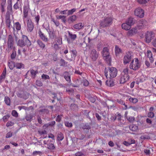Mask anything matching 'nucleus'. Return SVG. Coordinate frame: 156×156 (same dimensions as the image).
Listing matches in <instances>:
<instances>
[{
	"label": "nucleus",
	"mask_w": 156,
	"mask_h": 156,
	"mask_svg": "<svg viewBox=\"0 0 156 156\" xmlns=\"http://www.w3.org/2000/svg\"><path fill=\"white\" fill-rule=\"evenodd\" d=\"M106 69H105V75L107 78L110 79L113 78L115 77L117 74V70L115 68L113 67H108L107 69L106 72Z\"/></svg>",
	"instance_id": "f257e3e1"
},
{
	"label": "nucleus",
	"mask_w": 156,
	"mask_h": 156,
	"mask_svg": "<svg viewBox=\"0 0 156 156\" xmlns=\"http://www.w3.org/2000/svg\"><path fill=\"white\" fill-rule=\"evenodd\" d=\"M31 44V43L28 39L27 37L23 35L22 36V39L19 40L17 42L18 45L21 47H23L25 45L28 46H30Z\"/></svg>",
	"instance_id": "f03ea898"
},
{
	"label": "nucleus",
	"mask_w": 156,
	"mask_h": 156,
	"mask_svg": "<svg viewBox=\"0 0 156 156\" xmlns=\"http://www.w3.org/2000/svg\"><path fill=\"white\" fill-rule=\"evenodd\" d=\"M128 68H126L123 70V72L122 73L119 80L120 84H124L129 80V76L128 75Z\"/></svg>",
	"instance_id": "7ed1b4c3"
},
{
	"label": "nucleus",
	"mask_w": 156,
	"mask_h": 156,
	"mask_svg": "<svg viewBox=\"0 0 156 156\" xmlns=\"http://www.w3.org/2000/svg\"><path fill=\"white\" fill-rule=\"evenodd\" d=\"M140 67V63L137 58H135L133 60L129 66L130 69L135 71L138 69Z\"/></svg>",
	"instance_id": "20e7f679"
},
{
	"label": "nucleus",
	"mask_w": 156,
	"mask_h": 156,
	"mask_svg": "<svg viewBox=\"0 0 156 156\" xmlns=\"http://www.w3.org/2000/svg\"><path fill=\"white\" fill-rule=\"evenodd\" d=\"M112 19L111 17H107L104 19L100 23V26L105 27L110 25L112 23Z\"/></svg>",
	"instance_id": "39448f33"
},
{
	"label": "nucleus",
	"mask_w": 156,
	"mask_h": 156,
	"mask_svg": "<svg viewBox=\"0 0 156 156\" xmlns=\"http://www.w3.org/2000/svg\"><path fill=\"white\" fill-rule=\"evenodd\" d=\"M154 36V33L153 32L151 31H147L145 34V37L146 42L149 43L151 42L152 39Z\"/></svg>",
	"instance_id": "423d86ee"
},
{
	"label": "nucleus",
	"mask_w": 156,
	"mask_h": 156,
	"mask_svg": "<svg viewBox=\"0 0 156 156\" xmlns=\"http://www.w3.org/2000/svg\"><path fill=\"white\" fill-rule=\"evenodd\" d=\"M99 53L94 49H92L90 51V57L93 61H95L98 58Z\"/></svg>",
	"instance_id": "0eeeda50"
},
{
	"label": "nucleus",
	"mask_w": 156,
	"mask_h": 156,
	"mask_svg": "<svg viewBox=\"0 0 156 156\" xmlns=\"http://www.w3.org/2000/svg\"><path fill=\"white\" fill-rule=\"evenodd\" d=\"M40 134L41 136V138H45V140H40V144L41 143V144H42V142H43L44 144L47 145L49 142V141L48 138L47 137L46 132L45 131H44L42 133H41L40 132Z\"/></svg>",
	"instance_id": "6e6552de"
},
{
	"label": "nucleus",
	"mask_w": 156,
	"mask_h": 156,
	"mask_svg": "<svg viewBox=\"0 0 156 156\" xmlns=\"http://www.w3.org/2000/svg\"><path fill=\"white\" fill-rule=\"evenodd\" d=\"M144 10L140 7L136 8L134 12L135 15L140 18L144 17Z\"/></svg>",
	"instance_id": "1a4fd4ad"
},
{
	"label": "nucleus",
	"mask_w": 156,
	"mask_h": 156,
	"mask_svg": "<svg viewBox=\"0 0 156 156\" xmlns=\"http://www.w3.org/2000/svg\"><path fill=\"white\" fill-rule=\"evenodd\" d=\"M132 57L131 53L130 52H127L126 55L124 56L123 62L124 64L129 63L131 61Z\"/></svg>",
	"instance_id": "9d476101"
},
{
	"label": "nucleus",
	"mask_w": 156,
	"mask_h": 156,
	"mask_svg": "<svg viewBox=\"0 0 156 156\" xmlns=\"http://www.w3.org/2000/svg\"><path fill=\"white\" fill-rule=\"evenodd\" d=\"M67 33L68 34V36L69 38H67V42L69 44L71 43V40L72 41H74L77 37V36L76 34H73L72 32L69 31H68Z\"/></svg>",
	"instance_id": "9b49d317"
},
{
	"label": "nucleus",
	"mask_w": 156,
	"mask_h": 156,
	"mask_svg": "<svg viewBox=\"0 0 156 156\" xmlns=\"http://www.w3.org/2000/svg\"><path fill=\"white\" fill-rule=\"evenodd\" d=\"M137 31V30L136 28H132L131 29L128 31L127 34V35L128 37L132 36L136 34Z\"/></svg>",
	"instance_id": "f8f14e48"
},
{
	"label": "nucleus",
	"mask_w": 156,
	"mask_h": 156,
	"mask_svg": "<svg viewBox=\"0 0 156 156\" xmlns=\"http://www.w3.org/2000/svg\"><path fill=\"white\" fill-rule=\"evenodd\" d=\"M8 45L9 48L11 49L12 48L13 45V40L12 37L11 35L9 36Z\"/></svg>",
	"instance_id": "ddd939ff"
},
{
	"label": "nucleus",
	"mask_w": 156,
	"mask_h": 156,
	"mask_svg": "<svg viewBox=\"0 0 156 156\" xmlns=\"http://www.w3.org/2000/svg\"><path fill=\"white\" fill-rule=\"evenodd\" d=\"M61 76H64L66 81L70 83L71 82V77L69 72H65L62 74L61 75Z\"/></svg>",
	"instance_id": "4468645a"
},
{
	"label": "nucleus",
	"mask_w": 156,
	"mask_h": 156,
	"mask_svg": "<svg viewBox=\"0 0 156 156\" xmlns=\"http://www.w3.org/2000/svg\"><path fill=\"white\" fill-rule=\"evenodd\" d=\"M27 30L30 31H31L34 28V26L31 20L29 19L27 20Z\"/></svg>",
	"instance_id": "2eb2a0df"
},
{
	"label": "nucleus",
	"mask_w": 156,
	"mask_h": 156,
	"mask_svg": "<svg viewBox=\"0 0 156 156\" xmlns=\"http://www.w3.org/2000/svg\"><path fill=\"white\" fill-rule=\"evenodd\" d=\"M103 57L105 56H107L109 55V50L108 48L107 47H104L103 49L102 52Z\"/></svg>",
	"instance_id": "dca6fc26"
},
{
	"label": "nucleus",
	"mask_w": 156,
	"mask_h": 156,
	"mask_svg": "<svg viewBox=\"0 0 156 156\" xmlns=\"http://www.w3.org/2000/svg\"><path fill=\"white\" fill-rule=\"evenodd\" d=\"M84 23H80L74 25L73 27L75 29L80 30L82 28L84 27Z\"/></svg>",
	"instance_id": "f3484780"
},
{
	"label": "nucleus",
	"mask_w": 156,
	"mask_h": 156,
	"mask_svg": "<svg viewBox=\"0 0 156 156\" xmlns=\"http://www.w3.org/2000/svg\"><path fill=\"white\" fill-rule=\"evenodd\" d=\"M122 29L126 30H129L131 28L130 25L128 24L126 22L125 23H123L122 24Z\"/></svg>",
	"instance_id": "a211bd4d"
},
{
	"label": "nucleus",
	"mask_w": 156,
	"mask_h": 156,
	"mask_svg": "<svg viewBox=\"0 0 156 156\" xmlns=\"http://www.w3.org/2000/svg\"><path fill=\"white\" fill-rule=\"evenodd\" d=\"M147 56L149 58V60L151 63H153L154 61V58L152 57L151 52L150 50H148L147 51Z\"/></svg>",
	"instance_id": "6ab92c4d"
},
{
	"label": "nucleus",
	"mask_w": 156,
	"mask_h": 156,
	"mask_svg": "<svg viewBox=\"0 0 156 156\" xmlns=\"http://www.w3.org/2000/svg\"><path fill=\"white\" fill-rule=\"evenodd\" d=\"M147 23V21L144 20H141L139 21L137 23V25L139 27H141L146 25Z\"/></svg>",
	"instance_id": "aec40b11"
},
{
	"label": "nucleus",
	"mask_w": 156,
	"mask_h": 156,
	"mask_svg": "<svg viewBox=\"0 0 156 156\" xmlns=\"http://www.w3.org/2000/svg\"><path fill=\"white\" fill-rule=\"evenodd\" d=\"M77 17L76 15H73L69 17L68 21L69 23H73L76 20Z\"/></svg>",
	"instance_id": "412c9836"
},
{
	"label": "nucleus",
	"mask_w": 156,
	"mask_h": 156,
	"mask_svg": "<svg viewBox=\"0 0 156 156\" xmlns=\"http://www.w3.org/2000/svg\"><path fill=\"white\" fill-rule=\"evenodd\" d=\"M106 85L108 87H113L114 85L113 81L112 80H108L106 81Z\"/></svg>",
	"instance_id": "4be33fe9"
},
{
	"label": "nucleus",
	"mask_w": 156,
	"mask_h": 156,
	"mask_svg": "<svg viewBox=\"0 0 156 156\" xmlns=\"http://www.w3.org/2000/svg\"><path fill=\"white\" fill-rule=\"evenodd\" d=\"M40 37H41V39L43 41L45 42H47L48 41V39L47 36L44 34L42 33L40 31Z\"/></svg>",
	"instance_id": "5701e85b"
},
{
	"label": "nucleus",
	"mask_w": 156,
	"mask_h": 156,
	"mask_svg": "<svg viewBox=\"0 0 156 156\" xmlns=\"http://www.w3.org/2000/svg\"><path fill=\"white\" fill-rule=\"evenodd\" d=\"M126 22L128 24L130 25L131 27V25L134 24L135 23L134 19L133 18L129 17L126 21Z\"/></svg>",
	"instance_id": "b1692460"
},
{
	"label": "nucleus",
	"mask_w": 156,
	"mask_h": 156,
	"mask_svg": "<svg viewBox=\"0 0 156 156\" xmlns=\"http://www.w3.org/2000/svg\"><path fill=\"white\" fill-rule=\"evenodd\" d=\"M129 128L132 131H136L137 130L138 127L136 125L132 124L129 126Z\"/></svg>",
	"instance_id": "393cba45"
},
{
	"label": "nucleus",
	"mask_w": 156,
	"mask_h": 156,
	"mask_svg": "<svg viewBox=\"0 0 156 156\" xmlns=\"http://www.w3.org/2000/svg\"><path fill=\"white\" fill-rule=\"evenodd\" d=\"M115 52L116 56H117L120 53L122 52L121 49L119 47L116 45L115 48Z\"/></svg>",
	"instance_id": "a878e982"
},
{
	"label": "nucleus",
	"mask_w": 156,
	"mask_h": 156,
	"mask_svg": "<svg viewBox=\"0 0 156 156\" xmlns=\"http://www.w3.org/2000/svg\"><path fill=\"white\" fill-rule=\"evenodd\" d=\"M15 65V67L17 69H21L23 68L24 66V65L21 63H16Z\"/></svg>",
	"instance_id": "bb28decb"
},
{
	"label": "nucleus",
	"mask_w": 156,
	"mask_h": 156,
	"mask_svg": "<svg viewBox=\"0 0 156 156\" xmlns=\"http://www.w3.org/2000/svg\"><path fill=\"white\" fill-rule=\"evenodd\" d=\"M15 64L13 61L9 62L8 65L10 69H12L14 68L15 67Z\"/></svg>",
	"instance_id": "cd10ccee"
},
{
	"label": "nucleus",
	"mask_w": 156,
	"mask_h": 156,
	"mask_svg": "<svg viewBox=\"0 0 156 156\" xmlns=\"http://www.w3.org/2000/svg\"><path fill=\"white\" fill-rule=\"evenodd\" d=\"M10 23L9 16H6V25L9 28H10Z\"/></svg>",
	"instance_id": "c85d7f7f"
},
{
	"label": "nucleus",
	"mask_w": 156,
	"mask_h": 156,
	"mask_svg": "<svg viewBox=\"0 0 156 156\" xmlns=\"http://www.w3.org/2000/svg\"><path fill=\"white\" fill-rule=\"evenodd\" d=\"M104 59L106 61L107 63L108 64H110L111 62V57L110 55L108 56H105L104 57Z\"/></svg>",
	"instance_id": "c756f323"
},
{
	"label": "nucleus",
	"mask_w": 156,
	"mask_h": 156,
	"mask_svg": "<svg viewBox=\"0 0 156 156\" xmlns=\"http://www.w3.org/2000/svg\"><path fill=\"white\" fill-rule=\"evenodd\" d=\"M129 100L130 102L132 103L133 104H135L138 101V100L137 98H133L131 97L129 98Z\"/></svg>",
	"instance_id": "7c9ffc66"
},
{
	"label": "nucleus",
	"mask_w": 156,
	"mask_h": 156,
	"mask_svg": "<svg viewBox=\"0 0 156 156\" xmlns=\"http://www.w3.org/2000/svg\"><path fill=\"white\" fill-rule=\"evenodd\" d=\"M16 30H20L21 29V26L20 24L18 22H16L14 24Z\"/></svg>",
	"instance_id": "2f4dec72"
},
{
	"label": "nucleus",
	"mask_w": 156,
	"mask_h": 156,
	"mask_svg": "<svg viewBox=\"0 0 156 156\" xmlns=\"http://www.w3.org/2000/svg\"><path fill=\"white\" fill-rule=\"evenodd\" d=\"M4 101L5 103L8 105H9L10 103V99L8 97H5V98Z\"/></svg>",
	"instance_id": "473e14b6"
},
{
	"label": "nucleus",
	"mask_w": 156,
	"mask_h": 156,
	"mask_svg": "<svg viewBox=\"0 0 156 156\" xmlns=\"http://www.w3.org/2000/svg\"><path fill=\"white\" fill-rule=\"evenodd\" d=\"M64 137L63 134L62 133H60L58 134L57 139L58 140H62L63 139Z\"/></svg>",
	"instance_id": "72a5a7b5"
},
{
	"label": "nucleus",
	"mask_w": 156,
	"mask_h": 156,
	"mask_svg": "<svg viewBox=\"0 0 156 156\" xmlns=\"http://www.w3.org/2000/svg\"><path fill=\"white\" fill-rule=\"evenodd\" d=\"M25 92L24 91H20L17 94V96L18 97H20V98H24V95H25Z\"/></svg>",
	"instance_id": "f704fd0d"
},
{
	"label": "nucleus",
	"mask_w": 156,
	"mask_h": 156,
	"mask_svg": "<svg viewBox=\"0 0 156 156\" xmlns=\"http://www.w3.org/2000/svg\"><path fill=\"white\" fill-rule=\"evenodd\" d=\"M37 73L38 72L37 71H35L33 69H31L30 70V73L31 75V76L33 78L35 77Z\"/></svg>",
	"instance_id": "c9c22d12"
},
{
	"label": "nucleus",
	"mask_w": 156,
	"mask_h": 156,
	"mask_svg": "<svg viewBox=\"0 0 156 156\" xmlns=\"http://www.w3.org/2000/svg\"><path fill=\"white\" fill-rule=\"evenodd\" d=\"M5 0H3V1L2 2V3L1 4V10L2 12H3L5 11L4 8L5 7Z\"/></svg>",
	"instance_id": "e433bc0d"
},
{
	"label": "nucleus",
	"mask_w": 156,
	"mask_h": 156,
	"mask_svg": "<svg viewBox=\"0 0 156 156\" xmlns=\"http://www.w3.org/2000/svg\"><path fill=\"white\" fill-rule=\"evenodd\" d=\"M71 108L74 111L77 110L78 109V106L75 104H72L70 105Z\"/></svg>",
	"instance_id": "4c0bfd02"
},
{
	"label": "nucleus",
	"mask_w": 156,
	"mask_h": 156,
	"mask_svg": "<svg viewBox=\"0 0 156 156\" xmlns=\"http://www.w3.org/2000/svg\"><path fill=\"white\" fill-rule=\"evenodd\" d=\"M47 147L48 149L53 150L54 149L55 147L53 144L48 143L47 144Z\"/></svg>",
	"instance_id": "58836bf2"
},
{
	"label": "nucleus",
	"mask_w": 156,
	"mask_h": 156,
	"mask_svg": "<svg viewBox=\"0 0 156 156\" xmlns=\"http://www.w3.org/2000/svg\"><path fill=\"white\" fill-rule=\"evenodd\" d=\"M60 66H65L67 65L66 62L64 59H61L60 61Z\"/></svg>",
	"instance_id": "ea45409f"
},
{
	"label": "nucleus",
	"mask_w": 156,
	"mask_h": 156,
	"mask_svg": "<svg viewBox=\"0 0 156 156\" xmlns=\"http://www.w3.org/2000/svg\"><path fill=\"white\" fill-rule=\"evenodd\" d=\"M127 119L129 121V122H133L135 120V118L133 116H129V117H127Z\"/></svg>",
	"instance_id": "a19ab883"
},
{
	"label": "nucleus",
	"mask_w": 156,
	"mask_h": 156,
	"mask_svg": "<svg viewBox=\"0 0 156 156\" xmlns=\"http://www.w3.org/2000/svg\"><path fill=\"white\" fill-rule=\"evenodd\" d=\"M33 118L32 115L30 114L27 115L25 119L27 121H31Z\"/></svg>",
	"instance_id": "79ce46f5"
},
{
	"label": "nucleus",
	"mask_w": 156,
	"mask_h": 156,
	"mask_svg": "<svg viewBox=\"0 0 156 156\" xmlns=\"http://www.w3.org/2000/svg\"><path fill=\"white\" fill-rule=\"evenodd\" d=\"M149 0H137V2L140 4H145Z\"/></svg>",
	"instance_id": "37998d69"
},
{
	"label": "nucleus",
	"mask_w": 156,
	"mask_h": 156,
	"mask_svg": "<svg viewBox=\"0 0 156 156\" xmlns=\"http://www.w3.org/2000/svg\"><path fill=\"white\" fill-rule=\"evenodd\" d=\"M91 41V39H90L89 37L86 36L84 38V42L86 43L88 42V43H90Z\"/></svg>",
	"instance_id": "c03bdc74"
},
{
	"label": "nucleus",
	"mask_w": 156,
	"mask_h": 156,
	"mask_svg": "<svg viewBox=\"0 0 156 156\" xmlns=\"http://www.w3.org/2000/svg\"><path fill=\"white\" fill-rule=\"evenodd\" d=\"M116 101L119 104L121 105H125V101L122 99H117L116 100Z\"/></svg>",
	"instance_id": "a18cd8bd"
},
{
	"label": "nucleus",
	"mask_w": 156,
	"mask_h": 156,
	"mask_svg": "<svg viewBox=\"0 0 156 156\" xmlns=\"http://www.w3.org/2000/svg\"><path fill=\"white\" fill-rule=\"evenodd\" d=\"M65 125L69 127H71L73 126V124L71 122H65Z\"/></svg>",
	"instance_id": "49530a36"
},
{
	"label": "nucleus",
	"mask_w": 156,
	"mask_h": 156,
	"mask_svg": "<svg viewBox=\"0 0 156 156\" xmlns=\"http://www.w3.org/2000/svg\"><path fill=\"white\" fill-rule=\"evenodd\" d=\"M154 115V113L152 112H149L147 113V116L148 117L153 118Z\"/></svg>",
	"instance_id": "de8ad7c7"
},
{
	"label": "nucleus",
	"mask_w": 156,
	"mask_h": 156,
	"mask_svg": "<svg viewBox=\"0 0 156 156\" xmlns=\"http://www.w3.org/2000/svg\"><path fill=\"white\" fill-rule=\"evenodd\" d=\"M76 9L75 8L71 10H68V14L71 15L73 14V12H75Z\"/></svg>",
	"instance_id": "09e8293b"
},
{
	"label": "nucleus",
	"mask_w": 156,
	"mask_h": 156,
	"mask_svg": "<svg viewBox=\"0 0 156 156\" xmlns=\"http://www.w3.org/2000/svg\"><path fill=\"white\" fill-rule=\"evenodd\" d=\"M42 78L44 80L48 79L50 78L49 76L46 74H43L41 76Z\"/></svg>",
	"instance_id": "8fccbe9b"
},
{
	"label": "nucleus",
	"mask_w": 156,
	"mask_h": 156,
	"mask_svg": "<svg viewBox=\"0 0 156 156\" xmlns=\"http://www.w3.org/2000/svg\"><path fill=\"white\" fill-rule=\"evenodd\" d=\"M23 19L24 21L25 22V21L26 20H27H27H28V19L27 18V17L28 16V13H26V12H23Z\"/></svg>",
	"instance_id": "3c124183"
},
{
	"label": "nucleus",
	"mask_w": 156,
	"mask_h": 156,
	"mask_svg": "<svg viewBox=\"0 0 156 156\" xmlns=\"http://www.w3.org/2000/svg\"><path fill=\"white\" fill-rule=\"evenodd\" d=\"M29 8L28 6H25L23 9V12L28 13Z\"/></svg>",
	"instance_id": "603ef678"
},
{
	"label": "nucleus",
	"mask_w": 156,
	"mask_h": 156,
	"mask_svg": "<svg viewBox=\"0 0 156 156\" xmlns=\"http://www.w3.org/2000/svg\"><path fill=\"white\" fill-rule=\"evenodd\" d=\"M12 115L15 117H17L18 116V114L17 112H16L15 110H13L12 111Z\"/></svg>",
	"instance_id": "864d4df0"
},
{
	"label": "nucleus",
	"mask_w": 156,
	"mask_h": 156,
	"mask_svg": "<svg viewBox=\"0 0 156 156\" xmlns=\"http://www.w3.org/2000/svg\"><path fill=\"white\" fill-rule=\"evenodd\" d=\"M62 116V115H58L56 119V121L59 122L61 120Z\"/></svg>",
	"instance_id": "5fc2aeb1"
},
{
	"label": "nucleus",
	"mask_w": 156,
	"mask_h": 156,
	"mask_svg": "<svg viewBox=\"0 0 156 156\" xmlns=\"http://www.w3.org/2000/svg\"><path fill=\"white\" fill-rule=\"evenodd\" d=\"M55 123V121H52L49 123L46 124V126H47V127L49 126H52L54 125Z\"/></svg>",
	"instance_id": "6e6d98bb"
},
{
	"label": "nucleus",
	"mask_w": 156,
	"mask_h": 156,
	"mask_svg": "<svg viewBox=\"0 0 156 156\" xmlns=\"http://www.w3.org/2000/svg\"><path fill=\"white\" fill-rule=\"evenodd\" d=\"M58 44L56 43L54 44V48L56 50H58L59 49L60 47L59 46Z\"/></svg>",
	"instance_id": "4d7b16f0"
},
{
	"label": "nucleus",
	"mask_w": 156,
	"mask_h": 156,
	"mask_svg": "<svg viewBox=\"0 0 156 156\" xmlns=\"http://www.w3.org/2000/svg\"><path fill=\"white\" fill-rule=\"evenodd\" d=\"M12 133L11 132H9L6 134V137L7 138L10 137L12 136Z\"/></svg>",
	"instance_id": "13d9d810"
},
{
	"label": "nucleus",
	"mask_w": 156,
	"mask_h": 156,
	"mask_svg": "<svg viewBox=\"0 0 156 156\" xmlns=\"http://www.w3.org/2000/svg\"><path fill=\"white\" fill-rule=\"evenodd\" d=\"M90 126L89 125H85L82 127V128L83 129H90Z\"/></svg>",
	"instance_id": "bf43d9fd"
},
{
	"label": "nucleus",
	"mask_w": 156,
	"mask_h": 156,
	"mask_svg": "<svg viewBox=\"0 0 156 156\" xmlns=\"http://www.w3.org/2000/svg\"><path fill=\"white\" fill-rule=\"evenodd\" d=\"M52 21L54 22L55 25L57 26H58L59 25V23L58 21L57 20H55L54 19H52Z\"/></svg>",
	"instance_id": "052dcab7"
},
{
	"label": "nucleus",
	"mask_w": 156,
	"mask_h": 156,
	"mask_svg": "<svg viewBox=\"0 0 156 156\" xmlns=\"http://www.w3.org/2000/svg\"><path fill=\"white\" fill-rule=\"evenodd\" d=\"M9 116L8 115H6L4 116L3 117V118H2L3 121L4 122L6 121L8 119H9Z\"/></svg>",
	"instance_id": "680f3d73"
},
{
	"label": "nucleus",
	"mask_w": 156,
	"mask_h": 156,
	"mask_svg": "<svg viewBox=\"0 0 156 156\" xmlns=\"http://www.w3.org/2000/svg\"><path fill=\"white\" fill-rule=\"evenodd\" d=\"M14 123L11 122H8L6 124V126L9 127L10 126H12L13 125Z\"/></svg>",
	"instance_id": "e2e57ef3"
},
{
	"label": "nucleus",
	"mask_w": 156,
	"mask_h": 156,
	"mask_svg": "<svg viewBox=\"0 0 156 156\" xmlns=\"http://www.w3.org/2000/svg\"><path fill=\"white\" fill-rule=\"evenodd\" d=\"M57 43L58 44H62V39H57V40H56V43L57 44Z\"/></svg>",
	"instance_id": "0e129e2a"
},
{
	"label": "nucleus",
	"mask_w": 156,
	"mask_h": 156,
	"mask_svg": "<svg viewBox=\"0 0 156 156\" xmlns=\"http://www.w3.org/2000/svg\"><path fill=\"white\" fill-rule=\"evenodd\" d=\"M123 144L126 146H128L130 145V142L129 141L128 142L126 141H124L123 142Z\"/></svg>",
	"instance_id": "69168bd1"
},
{
	"label": "nucleus",
	"mask_w": 156,
	"mask_h": 156,
	"mask_svg": "<svg viewBox=\"0 0 156 156\" xmlns=\"http://www.w3.org/2000/svg\"><path fill=\"white\" fill-rule=\"evenodd\" d=\"M97 48L98 50H100L102 47V45L101 43H99L97 45Z\"/></svg>",
	"instance_id": "338daca9"
},
{
	"label": "nucleus",
	"mask_w": 156,
	"mask_h": 156,
	"mask_svg": "<svg viewBox=\"0 0 156 156\" xmlns=\"http://www.w3.org/2000/svg\"><path fill=\"white\" fill-rule=\"evenodd\" d=\"M144 152L147 155H149L150 154V151L149 149H145L144 150Z\"/></svg>",
	"instance_id": "774afa93"
}]
</instances>
